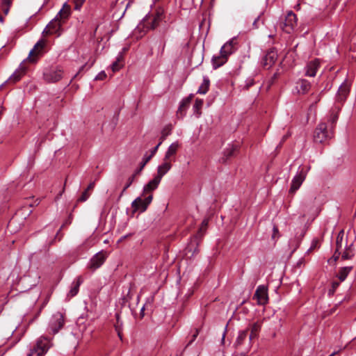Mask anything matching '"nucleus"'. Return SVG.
I'll use <instances>...</instances> for the list:
<instances>
[{
  "instance_id": "dca6fc26",
  "label": "nucleus",
  "mask_w": 356,
  "mask_h": 356,
  "mask_svg": "<svg viewBox=\"0 0 356 356\" xmlns=\"http://www.w3.org/2000/svg\"><path fill=\"white\" fill-rule=\"evenodd\" d=\"M161 179L158 177L155 176L154 179L148 182L144 188L143 191V195H148L149 194H152L153 191L157 188L159 184H160Z\"/></svg>"
},
{
  "instance_id": "6ab92c4d",
  "label": "nucleus",
  "mask_w": 356,
  "mask_h": 356,
  "mask_svg": "<svg viewBox=\"0 0 356 356\" xmlns=\"http://www.w3.org/2000/svg\"><path fill=\"white\" fill-rule=\"evenodd\" d=\"M171 161L163 159V163L158 166L157 175L156 176L161 179L162 177L171 169Z\"/></svg>"
},
{
  "instance_id": "423d86ee",
  "label": "nucleus",
  "mask_w": 356,
  "mask_h": 356,
  "mask_svg": "<svg viewBox=\"0 0 356 356\" xmlns=\"http://www.w3.org/2000/svg\"><path fill=\"white\" fill-rule=\"evenodd\" d=\"M153 199V195L149 194L148 195H143V194L136 198L131 203L133 213L139 211L144 212L147 209Z\"/></svg>"
},
{
  "instance_id": "4c0bfd02",
  "label": "nucleus",
  "mask_w": 356,
  "mask_h": 356,
  "mask_svg": "<svg viewBox=\"0 0 356 356\" xmlns=\"http://www.w3.org/2000/svg\"><path fill=\"white\" fill-rule=\"evenodd\" d=\"M115 317L116 323L114 325L115 331L122 330V322L120 318V315L118 314H116Z\"/></svg>"
},
{
  "instance_id": "4468645a",
  "label": "nucleus",
  "mask_w": 356,
  "mask_h": 356,
  "mask_svg": "<svg viewBox=\"0 0 356 356\" xmlns=\"http://www.w3.org/2000/svg\"><path fill=\"white\" fill-rule=\"evenodd\" d=\"M350 83L346 79L340 86L337 95L338 102H343L350 92Z\"/></svg>"
},
{
  "instance_id": "5fc2aeb1",
  "label": "nucleus",
  "mask_w": 356,
  "mask_h": 356,
  "mask_svg": "<svg viewBox=\"0 0 356 356\" xmlns=\"http://www.w3.org/2000/svg\"><path fill=\"white\" fill-rule=\"evenodd\" d=\"M116 332H117L120 339L122 340V330L116 331Z\"/></svg>"
},
{
  "instance_id": "0e129e2a",
  "label": "nucleus",
  "mask_w": 356,
  "mask_h": 356,
  "mask_svg": "<svg viewBox=\"0 0 356 356\" xmlns=\"http://www.w3.org/2000/svg\"><path fill=\"white\" fill-rule=\"evenodd\" d=\"M49 0H44V3H47L49 2Z\"/></svg>"
},
{
  "instance_id": "f704fd0d",
  "label": "nucleus",
  "mask_w": 356,
  "mask_h": 356,
  "mask_svg": "<svg viewBox=\"0 0 356 356\" xmlns=\"http://www.w3.org/2000/svg\"><path fill=\"white\" fill-rule=\"evenodd\" d=\"M340 281H333L331 284V288L328 290V295L332 296L334 294L335 291L340 285Z\"/></svg>"
},
{
  "instance_id": "6e6552de",
  "label": "nucleus",
  "mask_w": 356,
  "mask_h": 356,
  "mask_svg": "<svg viewBox=\"0 0 356 356\" xmlns=\"http://www.w3.org/2000/svg\"><path fill=\"white\" fill-rule=\"evenodd\" d=\"M297 26V17L293 11L288 12L283 26H282V30L287 33H291L294 31Z\"/></svg>"
},
{
  "instance_id": "603ef678",
  "label": "nucleus",
  "mask_w": 356,
  "mask_h": 356,
  "mask_svg": "<svg viewBox=\"0 0 356 356\" xmlns=\"http://www.w3.org/2000/svg\"><path fill=\"white\" fill-rule=\"evenodd\" d=\"M259 16H258V17L254 19V21L253 22L252 25H253V26H254V28H258L257 22H259Z\"/></svg>"
},
{
  "instance_id": "393cba45",
  "label": "nucleus",
  "mask_w": 356,
  "mask_h": 356,
  "mask_svg": "<svg viewBox=\"0 0 356 356\" xmlns=\"http://www.w3.org/2000/svg\"><path fill=\"white\" fill-rule=\"evenodd\" d=\"M353 269V266H346L340 268L338 273L337 274V277L340 282H343Z\"/></svg>"
},
{
  "instance_id": "5701e85b",
  "label": "nucleus",
  "mask_w": 356,
  "mask_h": 356,
  "mask_svg": "<svg viewBox=\"0 0 356 356\" xmlns=\"http://www.w3.org/2000/svg\"><path fill=\"white\" fill-rule=\"evenodd\" d=\"M26 68H17L14 73L10 76L8 81L16 83L26 73Z\"/></svg>"
},
{
  "instance_id": "f257e3e1",
  "label": "nucleus",
  "mask_w": 356,
  "mask_h": 356,
  "mask_svg": "<svg viewBox=\"0 0 356 356\" xmlns=\"http://www.w3.org/2000/svg\"><path fill=\"white\" fill-rule=\"evenodd\" d=\"M236 50V41L232 38L227 41L220 49L218 56H213L212 58L213 67H221L225 64L228 58Z\"/></svg>"
},
{
  "instance_id": "b1692460",
  "label": "nucleus",
  "mask_w": 356,
  "mask_h": 356,
  "mask_svg": "<svg viewBox=\"0 0 356 356\" xmlns=\"http://www.w3.org/2000/svg\"><path fill=\"white\" fill-rule=\"evenodd\" d=\"M82 282H83V280H82L81 277H80V276L76 278V280L72 282L71 289L68 293V296H70V297L75 296L78 293L79 286Z\"/></svg>"
},
{
  "instance_id": "c756f323",
  "label": "nucleus",
  "mask_w": 356,
  "mask_h": 356,
  "mask_svg": "<svg viewBox=\"0 0 356 356\" xmlns=\"http://www.w3.org/2000/svg\"><path fill=\"white\" fill-rule=\"evenodd\" d=\"M172 129V127L171 124H167L163 127V129L161 131V136L160 138V141L161 143H163V140H165L167 136L171 134Z\"/></svg>"
},
{
  "instance_id": "37998d69",
  "label": "nucleus",
  "mask_w": 356,
  "mask_h": 356,
  "mask_svg": "<svg viewBox=\"0 0 356 356\" xmlns=\"http://www.w3.org/2000/svg\"><path fill=\"white\" fill-rule=\"evenodd\" d=\"M107 76L106 73L105 71L100 72L95 78V80H104Z\"/></svg>"
},
{
  "instance_id": "49530a36",
  "label": "nucleus",
  "mask_w": 356,
  "mask_h": 356,
  "mask_svg": "<svg viewBox=\"0 0 356 356\" xmlns=\"http://www.w3.org/2000/svg\"><path fill=\"white\" fill-rule=\"evenodd\" d=\"M273 230V233L272 235V238L275 239L276 238H278L279 237V230H278V228L277 227V226L274 225Z\"/></svg>"
},
{
  "instance_id": "9d476101",
  "label": "nucleus",
  "mask_w": 356,
  "mask_h": 356,
  "mask_svg": "<svg viewBox=\"0 0 356 356\" xmlns=\"http://www.w3.org/2000/svg\"><path fill=\"white\" fill-rule=\"evenodd\" d=\"M63 72L58 68H45L43 76L49 82H56L61 79Z\"/></svg>"
},
{
  "instance_id": "864d4df0",
  "label": "nucleus",
  "mask_w": 356,
  "mask_h": 356,
  "mask_svg": "<svg viewBox=\"0 0 356 356\" xmlns=\"http://www.w3.org/2000/svg\"><path fill=\"white\" fill-rule=\"evenodd\" d=\"M207 220H204L202 222V227L200 228V230H202L203 228H205L207 226Z\"/></svg>"
},
{
  "instance_id": "680f3d73",
  "label": "nucleus",
  "mask_w": 356,
  "mask_h": 356,
  "mask_svg": "<svg viewBox=\"0 0 356 356\" xmlns=\"http://www.w3.org/2000/svg\"><path fill=\"white\" fill-rule=\"evenodd\" d=\"M144 309H145V307L143 306V307H142L141 310H140V313H141L142 316H143V315H144V314H143Z\"/></svg>"
},
{
  "instance_id": "c03bdc74",
  "label": "nucleus",
  "mask_w": 356,
  "mask_h": 356,
  "mask_svg": "<svg viewBox=\"0 0 356 356\" xmlns=\"http://www.w3.org/2000/svg\"><path fill=\"white\" fill-rule=\"evenodd\" d=\"M199 334V329H195L194 334L192 335L191 339L188 341L186 346H190L197 338Z\"/></svg>"
},
{
  "instance_id": "7c9ffc66",
  "label": "nucleus",
  "mask_w": 356,
  "mask_h": 356,
  "mask_svg": "<svg viewBox=\"0 0 356 356\" xmlns=\"http://www.w3.org/2000/svg\"><path fill=\"white\" fill-rule=\"evenodd\" d=\"M248 332V330H242V331L239 332L238 336V337L236 340V343H235L236 346H240L243 343V341L247 337Z\"/></svg>"
},
{
  "instance_id": "a878e982",
  "label": "nucleus",
  "mask_w": 356,
  "mask_h": 356,
  "mask_svg": "<svg viewBox=\"0 0 356 356\" xmlns=\"http://www.w3.org/2000/svg\"><path fill=\"white\" fill-rule=\"evenodd\" d=\"M310 83L306 80H301L297 83V89L299 93L305 94L310 89Z\"/></svg>"
},
{
  "instance_id": "13d9d810",
  "label": "nucleus",
  "mask_w": 356,
  "mask_h": 356,
  "mask_svg": "<svg viewBox=\"0 0 356 356\" xmlns=\"http://www.w3.org/2000/svg\"><path fill=\"white\" fill-rule=\"evenodd\" d=\"M197 252H198V249H197V248H195L194 249V251H193V252L192 255H193L195 253H197Z\"/></svg>"
},
{
  "instance_id": "4d7b16f0",
  "label": "nucleus",
  "mask_w": 356,
  "mask_h": 356,
  "mask_svg": "<svg viewBox=\"0 0 356 356\" xmlns=\"http://www.w3.org/2000/svg\"><path fill=\"white\" fill-rule=\"evenodd\" d=\"M111 69H112V72L114 73V72H117L120 68L113 67V68H111Z\"/></svg>"
},
{
  "instance_id": "bb28decb",
  "label": "nucleus",
  "mask_w": 356,
  "mask_h": 356,
  "mask_svg": "<svg viewBox=\"0 0 356 356\" xmlns=\"http://www.w3.org/2000/svg\"><path fill=\"white\" fill-rule=\"evenodd\" d=\"M209 86H210L209 79L207 76H204L203 81L197 90V93L201 94V95L206 94L209 90Z\"/></svg>"
},
{
  "instance_id": "7ed1b4c3",
  "label": "nucleus",
  "mask_w": 356,
  "mask_h": 356,
  "mask_svg": "<svg viewBox=\"0 0 356 356\" xmlns=\"http://www.w3.org/2000/svg\"><path fill=\"white\" fill-rule=\"evenodd\" d=\"M52 346L51 339L42 336L36 340L27 356H44Z\"/></svg>"
},
{
  "instance_id": "20e7f679",
  "label": "nucleus",
  "mask_w": 356,
  "mask_h": 356,
  "mask_svg": "<svg viewBox=\"0 0 356 356\" xmlns=\"http://www.w3.org/2000/svg\"><path fill=\"white\" fill-rule=\"evenodd\" d=\"M332 137L331 130H328L327 125L325 122H320L314 132V140L315 143H322Z\"/></svg>"
},
{
  "instance_id": "39448f33",
  "label": "nucleus",
  "mask_w": 356,
  "mask_h": 356,
  "mask_svg": "<svg viewBox=\"0 0 356 356\" xmlns=\"http://www.w3.org/2000/svg\"><path fill=\"white\" fill-rule=\"evenodd\" d=\"M46 41L40 40L30 51L27 60L31 64L36 63L37 60L46 52Z\"/></svg>"
},
{
  "instance_id": "052dcab7",
  "label": "nucleus",
  "mask_w": 356,
  "mask_h": 356,
  "mask_svg": "<svg viewBox=\"0 0 356 356\" xmlns=\"http://www.w3.org/2000/svg\"><path fill=\"white\" fill-rule=\"evenodd\" d=\"M277 74H277V72H276V73H275V74H274L273 77V80L276 79V77H277Z\"/></svg>"
},
{
  "instance_id": "e2e57ef3",
  "label": "nucleus",
  "mask_w": 356,
  "mask_h": 356,
  "mask_svg": "<svg viewBox=\"0 0 356 356\" xmlns=\"http://www.w3.org/2000/svg\"><path fill=\"white\" fill-rule=\"evenodd\" d=\"M225 332H226V330H225L223 334H222V341H224V339H225Z\"/></svg>"
},
{
  "instance_id": "e433bc0d",
  "label": "nucleus",
  "mask_w": 356,
  "mask_h": 356,
  "mask_svg": "<svg viewBox=\"0 0 356 356\" xmlns=\"http://www.w3.org/2000/svg\"><path fill=\"white\" fill-rule=\"evenodd\" d=\"M192 97H193V95H191L188 97H187V98L184 99L181 102V104H180V106H179V111H183V109H184V108H185L186 106H188V104H189V103H190V102H191V100Z\"/></svg>"
},
{
  "instance_id": "1a4fd4ad",
  "label": "nucleus",
  "mask_w": 356,
  "mask_h": 356,
  "mask_svg": "<svg viewBox=\"0 0 356 356\" xmlns=\"http://www.w3.org/2000/svg\"><path fill=\"white\" fill-rule=\"evenodd\" d=\"M61 21L59 20V18L54 17L46 26L44 29L42 33L44 35H51V34H57L58 35H60V29L62 24Z\"/></svg>"
},
{
  "instance_id": "a19ab883",
  "label": "nucleus",
  "mask_w": 356,
  "mask_h": 356,
  "mask_svg": "<svg viewBox=\"0 0 356 356\" xmlns=\"http://www.w3.org/2000/svg\"><path fill=\"white\" fill-rule=\"evenodd\" d=\"M10 4L11 0H2V6L6 14L8 13Z\"/></svg>"
},
{
  "instance_id": "ea45409f",
  "label": "nucleus",
  "mask_w": 356,
  "mask_h": 356,
  "mask_svg": "<svg viewBox=\"0 0 356 356\" xmlns=\"http://www.w3.org/2000/svg\"><path fill=\"white\" fill-rule=\"evenodd\" d=\"M90 194L89 193V191L88 190H85L81 195L80 196V197L77 200L78 202H85L86 201L89 197H90Z\"/></svg>"
},
{
  "instance_id": "2f4dec72",
  "label": "nucleus",
  "mask_w": 356,
  "mask_h": 356,
  "mask_svg": "<svg viewBox=\"0 0 356 356\" xmlns=\"http://www.w3.org/2000/svg\"><path fill=\"white\" fill-rule=\"evenodd\" d=\"M149 160H150V156H147V154H145L144 155L143 161L140 163V168L135 171L134 175H135L136 176L137 175L140 174V172L142 171V170L143 169L145 165L148 163V161Z\"/></svg>"
},
{
  "instance_id": "473e14b6",
  "label": "nucleus",
  "mask_w": 356,
  "mask_h": 356,
  "mask_svg": "<svg viewBox=\"0 0 356 356\" xmlns=\"http://www.w3.org/2000/svg\"><path fill=\"white\" fill-rule=\"evenodd\" d=\"M204 104L203 99H197L195 102V104L193 105V109L195 113H197L198 115L200 114V110L202 108Z\"/></svg>"
},
{
  "instance_id": "de8ad7c7",
  "label": "nucleus",
  "mask_w": 356,
  "mask_h": 356,
  "mask_svg": "<svg viewBox=\"0 0 356 356\" xmlns=\"http://www.w3.org/2000/svg\"><path fill=\"white\" fill-rule=\"evenodd\" d=\"M312 63H313L310 67H318L319 65H321L322 64L321 63L320 60L318 58L314 59Z\"/></svg>"
},
{
  "instance_id": "0eeeda50",
  "label": "nucleus",
  "mask_w": 356,
  "mask_h": 356,
  "mask_svg": "<svg viewBox=\"0 0 356 356\" xmlns=\"http://www.w3.org/2000/svg\"><path fill=\"white\" fill-rule=\"evenodd\" d=\"M107 257L106 252L102 250L97 252L90 259L88 268L92 271L97 270L103 265Z\"/></svg>"
},
{
  "instance_id": "412c9836",
  "label": "nucleus",
  "mask_w": 356,
  "mask_h": 356,
  "mask_svg": "<svg viewBox=\"0 0 356 356\" xmlns=\"http://www.w3.org/2000/svg\"><path fill=\"white\" fill-rule=\"evenodd\" d=\"M345 248L344 251L341 253V259L342 260H348L351 259L354 257V250L353 248V243H351L350 245H348L346 238L345 239Z\"/></svg>"
},
{
  "instance_id": "58836bf2",
  "label": "nucleus",
  "mask_w": 356,
  "mask_h": 356,
  "mask_svg": "<svg viewBox=\"0 0 356 356\" xmlns=\"http://www.w3.org/2000/svg\"><path fill=\"white\" fill-rule=\"evenodd\" d=\"M123 59V56L122 54H120L117 58H116V60L114 61L111 65L110 67H119V65H121L122 67L124 65V64H121V60Z\"/></svg>"
},
{
  "instance_id": "2eb2a0df",
  "label": "nucleus",
  "mask_w": 356,
  "mask_h": 356,
  "mask_svg": "<svg viewBox=\"0 0 356 356\" xmlns=\"http://www.w3.org/2000/svg\"><path fill=\"white\" fill-rule=\"evenodd\" d=\"M277 60V52L275 49H270L262 60V63L265 66L272 67L275 65Z\"/></svg>"
},
{
  "instance_id": "3c124183",
  "label": "nucleus",
  "mask_w": 356,
  "mask_h": 356,
  "mask_svg": "<svg viewBox=\"0 0 356 356\" xmlns=\"http://www.w3.org/2000/svg\"><path fill=\"white\" fill-rule=\"evenodd\" d=\"M16 222V217H13L8 222V227H11Z\"/></svg>"
},
{
  "instance_id": "ddd939ff",
  "label": "nucleus",
  "mask_w": 356,
  "mask_h": 356,
  "mask_svg": "<svg viewBox=\"0 0 356 356\" xmlns=\"http://www.w3.org/2000/svg\"><path fill=\"white\" fill-rule=\"evenodd\" d=\"M64 318L60 313H57L54 316V320L50 324L51 332L53 334H56L63 326Z\"/></svg>"
},
{
  "instance_id": "f3484780",
  "label": "nucleus",
  "mask_w": 356,
  "mask_h": 356,
  "mask_svg": "<svg viewBox=\"0 0 356 356\" xmlns=\"http://www.w3.org/2000/svg\"><path fill=\"white\" fill-rule=\"evenodd\" d=\"M179 147V144L178 142H175L172 143L168 148L165 156H164V160H168L170 161H174L175 158L174 156L176 155L177 152Z\"/></svg>"
},
{
  "instance_id": "4be33fe9",
  "label": "nucleus",
  "mask_w": 356,
  "mask_h": 356,
  "mask_svg": "<svg viewBox=\"0 0 356 356\" xmlns=\"http://www.w3.org/2000/svg\"><path fill=\"white\" fill-rule=\"evenodd\" d=\"M70 15V7L67 4L64 3L63 8L58 13L55 17L59 18V20L62 22H65Z\"/></svg>"
},
{
  "instance_id": "cd10ccee",
  "label": "nucleus",
  "mask_w": 356,
  "mask_h": 356,
  "mask_svg": "<svg viewBox=\"0 0 356 356\" xmlns=\"http://www.w3.org/2000/svg\"><path fill=\"white\" fill-rule=\"evenodd\" d=\"M130 2H127V0H117L115 3V8L119 10H122L120 18L124 15Z\"/></svg>"
},
{
  "instance_id": "a18cd8bd",
  "label": "nucleus",
  "mask_w": 356,
  "mask_h": 356,
  "mask_svg": "<svg viewBox=\"0 0 356 356\" xmlns=\"http://www.w3.org/2000/svg\"><path fill=\"white\" fill-rule=\"evenodd\" d=\"M161 142L160 141L156 146H155L152 150H151V154L149 155H147V156H150V159H152V157L156 154V152H157L158 150V148L159 147V146L161 145Z\"/></svg>"
},
{
  "instance_id": "f8f14e48",
  "label": "nucleus",
  "mask_w": 356,
  "mask_h": 356,
  "mask_svg": "<svg viewBox=\"0 0 356 356\" xmlns=\"http://www.w3.org/2000/svg\"><path fill=\"white\" fill-rule=\"evenodd\" d=\"M305 173L303 170H300L298 174L293 178L291 181L289 193H294L300 187L305 179Z\"/></svg>"
},
{
  "instance_id": "79ce46f5",
  "label": "nucleus",
  "mask_w": 356,
  "mask_h": 356,
  "mask_svg": "<svg viewBox=\"0 0 356 356\" xmlns=\"http://www.w3.org/2000/svg\"><path fill=\"white\" fill-rule=\"evenodd\" d=\"M305 74L308 76H314L316 74L317 68H306Z\"/></svg>"
},
{
  "instance_id": "bf43d9fd",
  "label": "nucleus",
  "mask_w": 356,
  "mask_h": 356,
  "mask_svg": "<svg viewBox=\"0 0 356 356\" xmlns=\"http://www.w3.org/2000/svg\"><path fill=\"white\" fill-rule=\"evenodd\" d=\"M186 250L188 252H191L192 250L191 245L188 246Z\"/></svg>"
},
{
  "instance_id": "c85d7f7f",
  "label": "nucleus",
  "mask_w": 356,
  "mask_h": 356,
  "mask_svg": "<svg viewBox=\"0 0 356 356\" xmlns=\"http://www.w3.org/2000/svg\"><path fill=\"white\" fill-rule=\"evenodd\" d=\"M345 233L343 229H341L337 234L336 240V246L337 250H341L343 245Z\"/></svg>"
},
{
  "instance_id": "9b49d317",
  "label": "nucleus",
  "mask_w": 356,
  "mask_h": 356,
  "mask_svg": "<svg viewBox=\"0 0 356 356\" xmlns=\"http://www.w3.org/2000/svg\"><path fill=\"white\" fill-rule=\"evenodd\" d=\"M253 299H256L257 304L264 305L268 302L267 288L264 285H259L253 296Z\"/></svg>"
},
{
  "instance_id": "aec40b11",
  "label": "nucleus",
  "mask_w": 356,
  "mask_h": 356,
  "mask_svg": "<svg viewBox=\"0 0 356 356\" xmlns=\"http://www.w3.org/2000/svg\"><path fill=\"white\" fill-rule=\"evenodd\" d=\"M261 325H262L261 321H257L253 323L252 324L250 325L249 327L247 330H248V331L250 330V337H249L250 341L252 339L257 337V336L261 330Z\"/></svg>"
},
{
  "instance_id": "c9c22d12",
  "label": "nucleus",
  "mask_w": 356,
  "mask_h": 356,
  "mask_svg": "<svg viewBox=\"0 0 356 356\" xmlns=\"http://www.w3.org/2000/svg\"><path fill=\"white\" fill-rule=\"evenodd\" d=\"M341 250H337L336 248V250L334 252V254H333V256L328 259V263L329 264H332V263H335L339 258V256L341 254Z\"/></svg>"
},
{
  "instance_id": "8fccbe9b",
  "label": "nucleus",
  "mask_w": 356,
  "mask_h": 356,
  "mask_svg": "<svg viewBox=\"0 0 356 356\" xmlns=\"http://www.w3.org/2000/svg\"><path fill=\"white\" fill-rule=\"evenodd\" d=\"M338 119V116L337 115H332L331 117H330V121L331 122L332 124H334L337 120Z\"/></svg>"
},
{
  "instance_id": "09e8293b",
  "label": "nucleus",
  "mask_w": 356,
  "mask_h": 356,
  "mask_svg": "<svg viewBox=\"0 0 356 356\" xmlns=\"http://www.w3.org/2000/svg\"><path fill=\"white\" fill-rule=\"evenodd\" d=\"M97 179V178L94 181H92L91 183L89 184V185L88 186L86 190H88V191H92L93 188H95V181Z\"/></svg>"
},
{
  "instance_id": "6e6d98bb",
  "label": "nucleus",
  "mask_w": 356,
  "mask_h": 356,
  "mask_svg": "<svg viewBox=\"0 0 356 356\" xmlns=\"http://www.w3.org/2000/svg\"><path fill=\"white\" fill-rule=\"evenodd\" d=\"M254 84V81L253 80H250L248 83H247V88H248L249 87H250L251 86H252Z\"/></svg>"
},
{
  "instance_id": "f03ea898",
  "label": "nucleus",
  "mask_w": 356,
  "mask_h": 356,
  "mask_svg": "<svg viewBox=\"0 0 356 356\" xmlns=\"http://www.w3.org/2000/svg\"><path fill=\"white\" fill-rule=\"evenodd\" d=\"M165 19L164 10L159 8L154 13L147 15L138 26V29H143L144 31L154 30Z\"/></svg>"
},
{
  "instance_id": "a211bd4d",
  "label": "nucleus",
  "mask_w": 356,
  "mask_h": 356,
  "mask_svg": "<svg viewBox=\"0 0 356 356\" xmlns=\"http://www.w3.org/2000/svg\"><path fill=\"white\" fill-rule=\"evenodd\" d=\"M236 150V146L229 145L223 151L222 156L219 159V162L221 163H225L230 158L234 156Z\"/></svg>"
},
{
  "instance_id": "72a5a7b5",
  "label": "nucleus",
  "mask_w": 356,
  "mask_h": 356,
  "mask_svg": "<svg viewBox=\"0 0 356 356\" xmlns=\"http://www.w3.org/2000/svg\"><path fill=\"white\" fill-rule=\"evenodd\" d=\"M135 177H136L135 175H132L130 177H129L126 185L124 186L123 190L122 191V192L118 197V200L122 197V196L123 195V194L126 191V190L132 184L133 181H134Z\"/></svg>"
}]
</instances>
